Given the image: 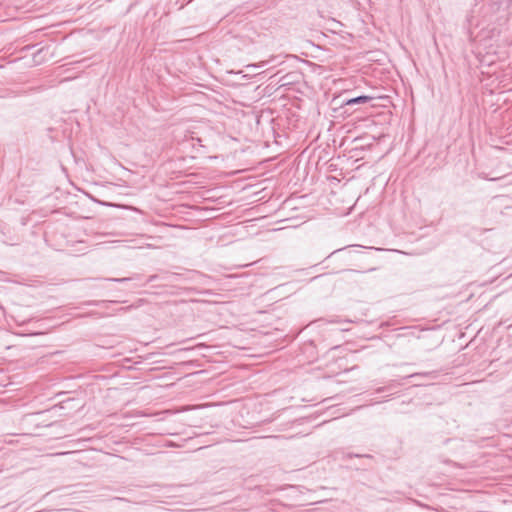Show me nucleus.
I'll use <instances>...</instances> for the list:
<instances>
[{
  "label": "nucleus",
  "mask_w": 512,
  "mask_h": 512,
  "mask_svg": "<svg viewBox=\"0 0 512 512\" xmlns=\"http://www.w3.org/2000/svg\"><path fill=\"white\" fill-rule=\"evenodd\" d=\"M372 97L371 96H359V97H356V98H352V99H349L347 102H346V105H353V104H359V103H366L368 102L369 100H371Z\"/></svg>",
  "instance_id": "1"
}]
</instances>
